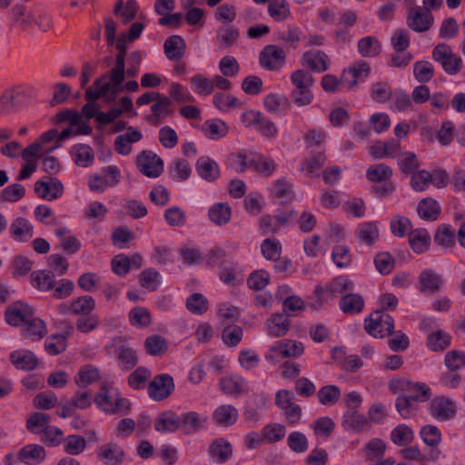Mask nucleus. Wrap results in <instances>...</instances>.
Returning <instances> with one entry per match:
<instances>
[{
    "label": "nucleus",
    "instance_id": "1",
    "mask_svg": "<svg viewBox=\"0 0 465 465\" xmlns=\"http://www.w3.org/2000/svg\"><path fill=\"white\" fill-rule=\"evenodd\" d=\"M96 406L107 414L124 416L131 411V402L122 396L120 391L114 386H102L94 396Z\"/></svg>",
    "mask_w": 465,
    "mask_h": 465
},
{
    "label": "nucleus",
    "instance_id": "2",
    "mask_svg": "<svg viewBox=\"0 0 465 465\" xmlns=\"http://www.w3.org/2000/svg\"><path fill=\"white\" fill-rule=\"evenodd\" d=\"M294 89L291 93V97L297 106H306L312 104L313 94L311 87L313 85V76L303 69H298L292 73L290 76Z\"/></svg>",
    "mask_w": 465,
    "mask_h": 465
},
{
    "label": "nucleus",
    "instance_id": "3",
    "mask_svg": "<svg viewBox=\"0 0 465 465\" xmlns=\"http://www.w3.org/2000/svg\"><path fill=\"white\" fill-rule=\"evenodd\" d=\"M389 389L394 394L399 392L411 393L409 396L415 402H424L431 397V390L426 383L414 382L406 379L390 381Z\"/></svg>",
    "mask_w": 465,
    "mask_h": 465
},
{
    "label": "nucleus",
    "instance_id": "4",
    "mask_svg": "<svg viewBox=\"0 0 465 465\" xmlns=\"http://www.w3.org/2000/svg\"><path fill=\"white\" fill-rule=\"evenodd\" d=\"M364 329L375 338H384L394 332V320L383 311H376L365 319Z\"/></svg>",
    "mask_w": 465,
    "mask_h": 465
},
{
    "label": "nucleus",
    "instance_id": "5",
    "mask_svg": "<svg viewBox=\"0 0 465 465\" xmlns=\"http://www.w3.org/2000/svg\"><path fill=\"white\" fill-rule=\"evenodd\" d=\"M432 58L441 64L443 70L448 74L453 75L461 70V58L453 54L450 46L447 44L436 45L432 51Z\"/></svg>",
    "mask_w": 465,
    "mask_h": 465
},
{
    "label": "nucleus",
    "instance_id": "6",
    "mask_svg": "<svg viewBox=\"0 0 465 465\" xmlns=\"http://www.w3.org/2000/svg\"><path fill=\"white\" fill-rule=\"evenodd\" d=\"M175 385L173 377L168 373L155 375L148 384L147 393L155 401L167 399L174 391Z\"/></svg>",
    "mask_w": 465,
    "mask_h": 465
},
{
    "label": "nucleus",
    "instance_id": "7",
    "mask_svg": "<svg viewBox=\"0 0 465 465\" xmlns=\"http://www.w3.org/2000/svg\"><path fill=\"white\" fill-rule=\"evenodd\" d=\"M136 166L147 177L156 178L163 171V160L153 152L143 150L136 157Z\"/></svg>",
    "mask_w": 465,
    "mask_h": 465
},
{
    "label": "nucleus",
    "instance_id": "8",
    "mask_svg": "<svg viewBox=\"0 0 465 465\" xmlns=\"http://www.w3.org/2000/svg\"><path fill=\"white\" fill-rule=\"evenodd\" d=\"M259 60L262 67L269 71H277L285 64L286 53L283 47L278 45H268L261 51Z\"/></svg>",
    "mask_w": 465,
    "mask_h": 465
},
{
    "label": "nucleus",
    "instance_id": "9",
    "mask_svg": "<svg viewBox=\"0 0 465 465\" xmlns=\"http://www.w3.org/2000/svg\"><path fill=\"white\" fill-rule=\"evenodd\" d=\"M104 175L93 174L89 176L88 186L93 192L102 193L107 187L115 186L120 181V171L115 165H109L103 169Z\"/></svg>",
    "mask_w": 465,
    "mask_h": 465
},
{
    "label": "nucleus",
    "instance_id": "10",
    "mask_svg": "<svg viewBox=\"0 0 465 465\" xmlns=\"http://www.w3.org/2000/svg\"><path fill=\"white\" fill-rule=\"evenodd\" d=\"M296 217L297 213L293 210L275 216L264 214L260 219L259 230L262 235L275 234L280 231L281 227L286 226L290 220H293Z\"/></svg>",
    "mask_w": 465,
    "mask_h": 465
},
{
    "label": "nucleus",
    "instance_id": "11",
    "mask_svg": "<svg viewBox=\"0 0 465 465\" xmlns=\"http://www.w3.org/2000/svg\"><path fill=\"white\" fill-rule=\"evenodd\" d=\"M429 413L437 420H450L457 413L455 402L444 396L433 398L428 406Z\"/></svg>",
    "mask_w": 465,
    "mask_h": 465
},
{
    "label": "nucleus",
    "instance_id": "12",
    "mask_svg": "<svg viewBox=\"0 0 465 465\" xmlns=\"http://www.w3.org/2000/svg\"><path fill=\"white\" fill-rule=\"evenodd\" d=\"M33 315L34 310L32 307L21 302L10 304L5 312L6 322L15 327L25 326Z\"/></svg>",
    "mask_w": 465,
    "mask_h": 465
},
{
    "label": "nucleus",
    "instance_id": "13",
    "mask_svg": "<svg viewBox=\"0 0 465 465\" xmlns=\"http://www.w3.org/2000/svg\"><path fill=\"white\" fill-rule=\"evenodd\" d=\"M126 41V35H122L114 42L117 50L115 64L108 73L112 74V81L115 84H123L125 78Z\"/></svg>",
    "mask_w": 465,
    "mask_h": 465
},
{
    "label": "nucleus",
    "instance_id": "14",
    "mask_svg": "<svg viewBox=\"0 0 465 465\" xmlns=\"http://www.w3.org/2000/svg\"><path fill=\"white\" fill-rule=\"evenodd\" d=\"M354 288V283L347 276H338L334 278L326 289L321 286H317L314 291V294L318 299V305H322L324 300V294L330 292L331 295L343 294L348 292H351Z\"/></svg>",
    "mask_w": 465,
    "mask_h": 465
},
{
    "label": "nucleus",
    "instance_id": "15",
    "mask_svg": "<svg viewBox=\"0 0 465 465\" xmlns=\"http://www.w3.org/2000/svg\"><path fill=\"white\" fill-rule=\"evenodd\" d=\"M418 282L420 292L434 294L442 289L445 281L442 274L433 269H426L419 274Z\"/></svg>",
    "mask_w": 465,
    "mask_h": 465
},
{
    "label": "nucleus",
    "instance_id": "16",
    "mask_svg": "<svg viewBox=\"0 0 465 465\" xmlns=\"http://www.w3.org/2000/svg\"><path fill=\"white\" fill-rule=\"evenodd\" d=\"M121 84L114 83L112 81V74L106 72L102 76L96 78L92 86L86 88L84 98L89 103H94L99 98L105 96L112 89V86L115 87Z\"/></svg>",
    "mask_w": 465,
    "mask_h": 465
},
{
    "label": "nucleus",
    "instance_id": "17",
    "mask_svg": "<svg viewBox=\"0 0 465 465\" xmlns=\"http://www.w3.org/2000/svg\"><path fill=\"white\" fill-rule=\"evenodd\" d=\"M370 72L369 64L366 61H359L342 72L341 83L351 90L359 82L364 81L369 76Z\"/></svg>",
    "mask_w": 465,
    "mask_h": 465
},
{
    "label": "nucleus",
    "instance_id": "18",
    "mask_svg": "<svg viewBox=\"0 0 465 465\" xmlns=\"http://www.w3.org/2000/svg\"><path fill=\"white\" fill-rule=\"evenodd\" d=\"M433 24V15L420 6L413 7L409 12L408 25L415 32H426Z\"/></svg>",
    "mask_w": 465,
    "mask_h": 465
},
{
    "label": "nucleus",
    "instance_id": "19",
    "mask_svg": "<svg viewBox=\"0 0 465 465\" xmlns=\"http://www.w3.org/2000/svg\"><path fill=\"white\" fill-rule=\"evenodd\" d=\"M207 417L196 411H187L179 415L180 431L185 435L196 433L205 427Z\"/></svg>",
    "mask_w": 465,
    "mask_h": 465
},
{
    "label": "nucleus",
    "instance_id": "20",
    "mask_svg": "<svg viewBox=\"0 0 465 465\" xmlns=\"http://www.w3.org/2000/svg\"><path fill=\"white\" fill-rule=\"evenodd\" d=\"M35 192L40 198L52 201L63 194L64 186L58 179L48 177V181L39 180L35 182Z\"/></svg>",
    "mask_w": 465,
    "mask_h": 465
},
{
    "label": "nucleus",
    "instance_id": "21",
    "mask_svg": "<svg viewBox=\"0 0 465 465\" xmlns=\"http://www.w3.org/2000/svg\"><path fill=\"white\" fill-rule=\"evenodd\" d=\"M302 30L297 26L287 25L285 30L274 33V40L286 50H296L302 40Z\"/></svg>",
    "mask_w": 465,
    "mask_h": 465
},
{
    "label": "nucleus",
    "instance_id": "22",
    "mask_svg": "<svg viewBox=\"0 0 465 465\" xmlns=\"http://www.w3.org/2000/svg\"><path fill=\"white\" fill-rule=\"evenodd\" d=\"M341 426L347 431L361 433L371 428V422L357 411H348L342 415Z\"/></svg>",
    "mask_w": 465,
    "mask_h": 465
},
{
    "label": "nucleus",
    "instance_id": "23",
    "mask_svg": "<svg viewBox=\"0 0 465 465\" xmlns=\"http://www.w3.org/2000/svg\"><path fill=\"white\" fill-rule=\"evenodd\" d=\"M46 457L45 448L38 444H27L21 448L17 453V460L26 465H38Z\"/></svg>",
    "mask_w": 465,
    "mask_h": 465
},
{
    "label": "nucleus",
    "instance_id": "24",
    "mask_svg": "<svg viewBox=\"0 0 465 465\" xmlns=\"http://www.w3.org/2000/svg\"><path fill=\"white\" fill-rule=\"evenodd\" d=\"M172 104L169 97L161 94L151 106L152 114L148 117V121L157 125L160 124L161 120L172 115L173 114Z\"/></svg>",
    "mask_w": 465,
    "mask_h": 465
},
{
    "label": "nucleus",
    "instance_id": "25",
    "mask_svg": "<svg viewBox=\"0 0 465 465\" xmlns=\"http://www.w3.org/2000/svg\"><path fill=\"white\" fill-rule=\"evenodd\" d=\"M143 135L141 132L134 127H128L127 132L115 138L114 150L121 155H128L132 151V143L139 142Z\"/></svg>",
    "mask_w": 465,
    "mask_h": 465
},
{
    "label": "nucleus",
    "instance_id": "26",
    "mask_svg": "<svg viewBox=\"0 0 465 465\" xmlns=\"http://www.w3.org/2000/svg\"><path fill=\"white\" fill-rule=\"evenodd\" d=\"M248 115H252L253 119L249 124H253L257 131L263 136L268 138H274L277 135L278 129L273 122L264 117L261 113L250 111L243 113L242 118L244 120Z\"/></svg>",
    "mask_w": 465,
    "mask_h": 465
},
{
    "label": "nucleus",
    "instance_id": "27",
    "mask_svg": "<svg viewBox=\"0 0 465 465\" xmlns=\"http://www.w3.org/2000/svg\"><path fill=\"white\" fill-rule=\"evenodd\" d=\"M163 50L169 60L178 62L185 54L186 43L182 36L173 35L164 41Z\"/></svg>",
    "mask_w": 465,
    "mask_h": 465
},
{
    "label": "nucleus",
    "instance_id": "28",
    "mask_svg": "<svg viewBox=\"0 0 465 465\" xmlns=\"http://www.w3.org/2000/svg\"><path fill=\"white\" fill-rule=\"evenodd\" d=\"M12 364L22 371H33L38 365V359L35 353L29 350H17L10 354Z\"/></svg>",
    "mask_w": 465,
    "mask_h": 465
},
{
    "label": "nucleus",
    "instance_id": "29",
    "mask_svg": "<svg viewBox=\"0 0 465 465\" xmlns=\"http://www.w3.org/2000/svg\"><path fill=\"white\" fill-rule=\"evenodd\" d=\"M328 55L321 50L306 51L302 56V64L318 73L325 72L328 69Z\"/></svg>",
    "mask_w": 465,
    "mask_h": 465
},
{
    "label": "nucleus",
    "instance_id": "30",
    "mask_svg": "<svg viewBox=\"0 0 465 465\" xmlns=\"http://www.w3.org/2000/svg\"><path fill=\"white\" fill-rule=\"evenodd\" d=\"M97 458L106 464L118 465L124 460L125 453L118 444L109 442L100 447Z\"/></svg>",
    "mask_w": 465,
    "mask_h": 465
},
{
    "label": "nucleus",
    "instance_id": "31",
    "mask_svg": "<svg viewBox=\"0 0 465 465\" xmlns=\"http://www.w3.org/2000/svg\"><path fill=\"white\" fill-rule=\"evenodd\" d=\"M114 354L118 361V366L122 370L130 371L138 363L137 351L127 344L117 346Z\"/></svg>",
    "mask_w": 465,
    "mask_h": 465
},
{
    "label": "nucleus",
    "instance_id": "32",
    "mask_svg": "<svg viewBox=\"0 0 465 465\" xmlns=\"http://www.w3.org/2000/svg\"><path fill=\"white\" fill-rule=\"evenodd\" d=\"M401 149V143L398 140L391 139L387 142L378 141L371 148V155L375 159L385 157H395Z\"/></svg>",
    "mask_w": 465,
    "mask_h": 465
},
{
    "label": "nucleus",
    "instance_id": "33",
    "mask_svg": "<svg viewBox=\"0 0 465 465\" xmlns=\"http://www.w3.org/2000/svg\"><path fill=\"white\" fill-rule=\"evenodd\" d=\"M238 410L231 404L217 407L213 413L214 422L223 427L233 425L238 420Z\"/></svg>",
    "mask_w": 465,
    "mask_h": 465
},
{
    "label": "nucleus",
    "instance_id": "34",
    "mask_svg": "<svg viewBox=\"0 0 465 465\" xmlns=\"http://www.w3.org/2000/svg\"><path fill=\"white\" fill-rule=\"evenodd\" d=\"M195 167L200 177L207 182H213L220 176L219 165L210 157L198 158Z\"/></svg>",
    "mask_w": 465,
    "mask_h": 465
},
{
    "label": "nucleus",
    "instance_id": "35",
    "mask_svg": "<svg viewBox=\"0 0 465 465\" xmlns=\"http://www.w3.org/2000/svg\"><path fill=\"white\" fill-rule=\"evenodd\" d=\"M30 281L33 287L40 292H49L55 287L54 273L49 270L33 272Z\"/></svg>",
    "mask_w": 465,
    "mask_h": 465
},
{
    "label": "nucleus",
    "instance_id": "36",
    "mask_svg": "<svg viewBox=\"0 0 465 465\" xmlns=\"http://www.w3.org/2000/svg\"><path fill=\"white\" fill-rule=\"evenodd\" d=\"M9 230L12 237L18 242H26L34 236L32 223L24 217L15 219Z\"/></svg>",
    "mask_w": 465,
    "mask_h": 465
},
{
    "label": "nucleus",
    "instance_id": "37",
    "mask_svg": "<svg viewBox=\"0 0 465 465\" xmlns=\"http://www.w3.org/2000/svg\"><path fill=\"white\" fill-rule=\"evenodd\" d=\"M154 429L161 433L180 430L179 415L172 411L162 412L154 422Z\"/></svg>",
    "mask_w": 465,
    "mask_h": 465
},
{
    "label": "nucleus",
    "instance_id": "38",
    "mask_svg": "<svg viewBox=\"0 0 465 465\" xmlns=\"http://www.w3.org/2000/svg\"><path fill=\"white\" fill-rule=\"evenodd\" d=\"M12 16L15 23L23 30H27L31 27L35 21V16L31 8L24 5L16 4L12 7Z\"/></svg>",
    "mask_w": 465,
    "mask_h": 465
},
{
    "label": "nucleus",
    "instance_id": "39",
    "mask_svg": "<svg viewBox=\"0 0 465 465\" xmlns=\"http://www.w3.org/2000/svg\"><path fill=\"white\" fill-rule=\"evenodd\" d=\"M339 307L343 313L356 314L363 310L364 300L358 293H346L341 296Z\"/></svg>",
    "mask_w": 465,
    "mask_h": 465
},
{
    "label": "nucleus",
    "instance_id": "40",
    "mask_svg": "<svg viewBox=\"0 0 465 465\" xmlns=\"http://www.w3.org/2000/svg\"><path fill=\"white\" fill-rule=\"evenodd\" d=\"M209 454L218 462H225L232 455V445L223 438L216 439L209 446Z\"/></svg>",
    "mask_w": 465,
    "mask_h": 465
},
{
    "label": "nucleus",
    "instance_id": "41",
    "mask_svg": "<svg viewBox=\"0 0 465 465\" xmlns=\"http://www.w3.org/2000/svg\"><path fill=\"white\" fill-rule=\"evenodd\" d=\"M139 5L135 0H127L124 6V1L118 0L114 6V14L120 15L124 25H127L136 17Z\"/></svg>",
    "mask_w": 465,
    "mask_h": 465
},
{
    "label": "nucleus",
    "instance_id": "42",
    "mask_svg": "<svg viewBox=\"0 0 465 465\" xmlns=\"http://www.w3.org/2000/svg\"><path fill=\"white\" fill-rule=\"evenodd\" d=\"M23 331L25 337L31 341H39L46 335L47 327L43 320L33 315L24 326Z\"/></svg>",
    "mask_w": 465,
    "mask_h": 465
},
{
    "label": "nucleus",
    "instance_id": "43",
    "mask_svg": "<svg viewBox=\"0 0 465 465\" xmlns=\"http://www.w3.org/2000/svg\"><path fill=\"white\" fill-rule=\"evenodd\" d=\"M202 130L209 139L218 140L228 134L229 127L223 120L211 119L203 123Z\"/></svg>",
    "mask_w": 465,
    "mask_h": 465
},
{
    "label": "nucleus",
    "instance_id": "44",
    "mask_svg": "<svg viewBox=\"0 0 465 465\" xmlns=\"http://www.w3.org/2000/svg\"><path fill=\"white\" fill-rule=\"evenodd\" d=\"M417 211L421 219L436 221L440 213V206L436 200L427 197L420 201Z\"/></svg>",
    "mask_w": 465,
    "mask_h": 465
},
{
    "label": "nucleus",
    "instance_id": "45",
    "mask_svg": "<svg viewBox=\"0 0 465 465\" xmlns=\"http://www.w3.org/2000/svg\"><path fill=\"white\" fill-rule=\"evenodd\" d=\"M451 336L443 330H437L427 337L426 344L433 351H442L450 346Z\"/></svg>",
    "mask_w": 465,
    "mask_h": 465
},
{
    "label": "nucleus",
    "instance_id": "46",
    "mask_svg": "<svg viewBox=\"0 0 465 465\" xmlns=\"http://www.w3.org/2000/svg\"><path fill=\"white\" fill-rule=\"evenodd\" d=\"M267 328L270 335L282 337L289 331L290 321L282 313H275L268 320Z\"/></svg>",
    "mask_w": 465,
    "mask_h": 465
},
{
    "label": "nucleus",
    "instance_id": "47",
    "mask_svg": "<svg viewBox=\"0 0 465 465\" xmlns=\"http://www.w3.org/2000/svg\"><path fill=\"white\" fill-rule=\"evenodd\" d=\"M231 207L223 203H214L208 212L211 222L219 226L227 224L231 219Z\"/></svg>",
    "mask_w": 465,
    "mask_h": 465
},
{
    "label": "nucleus",
    "instance_id": "48",
    "mask_svg": "<svg viewBox=\"0 0 465 465\" xmlns=\"http://www.w3.org/2000/svg\"><path fill=\"white\" fill-rule=\"evenodd\" d=\"M73 157L76 165L86 168L93 164L94 153L88 144H76L73 148Z\"/></svg>",
    "mask_w": 465,
    "mask_h": 465
},
{
    "label": "nucleus",
    "instance_id": "49",
    "mask_svg": "<svg viewBox=\"0 0 465 465\" xmlns=\"http://www.w3.org/2000/svg\"><path fill=\"white\" fill-rule=\"evenodd\" d=\"M268 14L276 22H284L291 16V9L286 0H271Z\"/></svg>",
    "mask_w": 465,
    "mask_h": 465
},
{
    "label": "nucleus",
    "instance_id": "50",
    "mask_svg": "<svg viewBox=\"0 0 465 465\" xmlns=\"http://www.w3.org/2000/svg\"><path fill=\"white\" fill-rule=\"evenodd\" d=\"M341 390L336 385H324L317 391L319 402L323 406H332L341 398Z\"/></svg>",
    "mask_w": 465,
    "mask_h": 465
},
{
    "label": "nucleus",
    "instance_id": "51",
    "mask_svg": "<svg viewBox=\"0 0 465 465\" xmlns=\"http://www.w3.org/2000/svg\"><path fill=\"white\" fill-rule=\"evenodd\" d=\"M358 51L363 57H375L380 54L381 45L373 36H365L358 42Z\"/></svg>",
    "mask_w": 465,
    "mask_h": 465
},
{
    "label": "nucleus",
    "instance_id": "52",
    "mask_svg": "<svg viewBox=\"0 0 465 465\" xmlns=\"http://www.w3.org/2000/svg\"><path fill=\"white\" fill-rule=\"evenodd\" d=\"M392 176V169L384 163L371 165L366 171V177L372 183L388 181Z\"/></svg>",
    "mask_w": 465,
    "mask_h": 465
},
{
    "label": "nucleus",
    "instance_id": "53",
    "mask_svg": "<svg viewBox=\"0 0 465 465\" xmlns=\"http://www.w3.org/2000/svg\"><path fill=\"white\" fill-rule=\"evenodd\" d=\"M85 448L86 440L81 435L71 434L64 440V450L68 455L77 456L84 452Z\"/></svg>",
    "mask_w": 465,
    "mask_h": 465
},
{
    "label": "nucleus",
    "instance_id": "54",
    "mask_svg": "<svg viewBox=\"0 0 465 465\" xmlns=\"http://www.w3.org/2000/svg\"><path fill=\"white\" fill-rule=\"evenodd\" d=\"M261 252L266 260L278 261L282 253V244L276 238H266L261 243Z\"/></svg>",
    "mask_w": 465,
    "mask_h": 465
},
{
    "label": "nucleus",
    "instance_id": "55",
    "mask_svg": "<svg viewBox=\"0 0 465 465\" xmlns=\"http://www.w3.org/2000/svg\"><path fill=\"white\" fill-rule=\"evenodd\" d=\"M66 348V335L64 334H52L45 341V350L49 355L61 354Z\"/></svg>",
    "mask_w": 465,
    "mask_h": 465
},
{
    "label": "nucleus",
    "instance_id": "56",
    "mask_svg": "<svg viewBox=\"0 0 465 465\" xmlns=\"http://www.w3.org/2000/svg\"><path fill=\"white\" fill-rule=\"evenodd\" d=\"M73 313L80 316L92 314L95 308V301L90 295H84L72 300Z\"/></svg>",
    "mask_w": 465,
    "mask_h": 465
},
{
    "label": "nucleus",
    "instance_id": "57",
    "mask_svg": "<svg viewBox=\"0 0 465 465\" xmlns=\"http://www.w3.org/2000/svg\"><path fill=\"white\" fill-rule=\"evenodd\" d=\"M356 236L363 243L371 245L379 237L377 225L373 222L363 223L359 225Z\"/></svg>",
    "mask_w": 465,
    "mask_h": 465
},
{
    "label": "nucleus",
    "instance_id": "58",
    "mask_svg": "<svg viewBox=\"0 0 465 465\" xmlns=\"http://www.w3.org/2000/svg\"><path fill=\"white\" fill-rule=\"evenodd\" d=\"M151 375H152V372L148 368L140 366V367L136 368L128 376V379H127L128 385L133 390H141V389L144 388V384L151 378Z\"/></svg>",
    "mask_w": 465,
    "mask_h": 465
},
{
    "label": "nucleus",
    "instance_id": "59",
    "mask_svg": "<svg viewBox=\"0 0 465 465\" xmlns=\"http://www.w3.org/2000/svg\"><path fill=\"white\" fill-rule=\"evenodd\" d=\"M411 248L416 253L424 252L430 244V236L426 231H413L409 234Z\"/></svg>",
    "mask_w": 465,
    "mask_h": 465
},
{
    "label": "nucleus",
    "instance_id": "60",
    "mask_svg": "<svg viewBox=\"0 0 465 465\" xmlns=\"http://www.w3.org/2000/svg\"><path fill=\"white\" fill-rule=\"evenodd\" d=\"M98 379V369L91 365H86L79 370L74 378V381L79 387L85 388L96 381Z\"/></svg>",
    "mask_w": 465,
    "mask_h": 465
},
{
    "label": "nucleus",
    "instance_id": "61",
    "mask_svg": "<svg viewBox=\"0 0 465 465\" xmlns=\"http://www.w3.org/2000/svg\"><path fill=\"white\" fill-rule=\"evenodd\" d=\"M167 342L160 335H152L145 339L144 349L152 356H160L167 351Z\"/></svg>",
    "mask_w": 465,
    "mask_h": 465
},
{
    "label": "nucleus",
    "instance_id": "62",
    "mask_svg": "<svg viewBox=\"0 0 465 465\" xmlns=\"http://www.w3.org/2000/svg\"><path fill=\"white\" fill-rule=\"evenodd\" d=\"M412 402V399L408 395L402 394L397 397L395 407L403 419H410L416 415L417 407Z\"/></svg>",
    "mask_w": 465,
    "mask_h": 465
},
{
    "label": "nucleus",
    "instance_id": "63",
    "mask_svg": "<svg viewBox=\"0 0 465 465\" xmlns=\"http://www.w3.org/2000/svg\"><path fill=\"white\" fill-rule=\"evenodd\" d=\"M413 74L420 83H428L434 77V67L428 61H418L413 64Z\"/></svg>",
    "mask_w": 465,
    "mask_h": 465
},
{
    "label": "nucleus",
    "instance_id": "64",
    "mask_svg": "<svg viewBox=\"0 0 465 465\" xmlns=\"http://www.w3.org/2000/svg\"><path fill=\"white\" fill-rule=\"evenodd\" d=\"M263 104L265 108L272 113L286 111L290 107V102L287 97L274 94H268L264 98Z\"/></svg>",
    "mask_w": 465,
    "mask_h": 465
}]
</instances>
